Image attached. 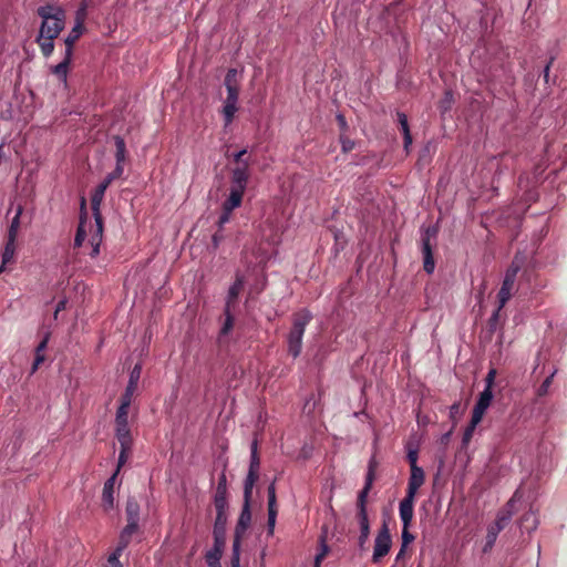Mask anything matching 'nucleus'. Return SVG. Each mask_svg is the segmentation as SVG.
Instances as JSON below:
<instances>
[{
  "instance_id": "nucleus-58",
  "label": "nucleus",
  "mask_w": 567,
  "mask_h": 567,
  "mask_svg": "<svg viewBox=\"0 0 567 567\" xmlns=\"http://www.w3.org/2000/svg\"><path fill=\"white\" fill-rule=\"evenodd\" d=\"M231 213L233 212H228L227 209H223V214L220 215L219 220H218L219 226H223V225H225L226 223L229 221Z\"/></svg>"
},
{
  "instance_id": "nucleus-20",
  "label": "nucleus",
  "mask_w": 567,
  "mask_h": 567,
  "mask_svg": "<svg viewBox=\"0 0 567 567\" xmlns=\"http://www.w3.org/2000/svg\"><path fill=\"white\" fill-rule=\"evenodd\" d=\"M238 99L226 96L221 114L224 116L225 125L233 123L236 112L238 111Z\"/></svg>"
},
{
  "instance_id": "nucleus-64",
  "label": "nucleus",
  "mask_w": 567,
  "mask_h": 567,
  "mask_svg": "<svg viewBox=\"0 0 567 567\" xmlns=\"http://www.w3.org/2000/svg\"><path fill=\"white\" fill-rule=\"evenodd\" d=\"M337 118H338L341 127H346L347 123H346L344 116L343 115H338Z\"/></svg>"
},
{
  "instance_id": "nucleus-47",
  "label": "nucleus",
  "mask_w": 567,
  "mask_h": 567,
  "mask_svg": "<svg viewBox=\"0 0 567 567\" xmlns=\"http://www.w3.org/2000/svg\"><path fill=\"white\" fill-rule=\"evenodd\" d=\"M520 269V265L516 262L515 260L512 262V265L508 267V269L505 272V278H511L512 280L516 281V276Z\"/></svg>"
},
{
  "instance_id": "nucleus-18",
  "label": "nucleus",
  "mask_w": 567,
  "mask_h": 567,
  "mask_svg": "<svg viewBox=\"0 0 567 567\" xmlns=\"http://www.w3.org/2000/svg\"><path fill=\"white\" fill-rule=\"evenodd\" d=\"M83 22H84V9L78 11L75 25L72 28V30L65 38V40H64L65 44L74 45V43L78 41V39L82 35V33L84 31Z\"/></svg>"
},
{
  "instance_id": "nucleus-37",
  "label": "nucleus",
  "mask_w": 567,
  "mask_h": 567,
  "mask_svg": "<svg viewBox=\"0 0 567 567\" xmlns=\"http://www.w3.org/2000/svg\"><path fill=\"white\" fill-rule=\"evenodd\" d=\"M538 520L533 512H527L520 519V527L526 529L528 533L536 529Z\"/></svg>"
},
{
  "instance_id": "nucleus-48",
  "label": "nucleus",
  "mask_w": 567,
  "mask_h": 567,
  "mask_svg": "<svg viewBox=\"0 0 567 567\" xmlns=\"http://www.w3.org/2000/svg\"><path fill=\"white\" fill-rule=\"evenodd\" d=\"M461 413L462 412L460 402H455L450 406V419L453 421L454 424L457 422L458 417L461 416Z\"/></svg>"
},
{
  "instance_id": "nucleus-44",
  "label": "nucleus",
  "mask_w": 567,
  "mask_h": 567,
  "mask_svg": "<svg viewBox=\"0 0 567 567\" xmlns=\"http://www.w3.org/2000/svg\"><path fill=\"white\" fill-rule=\"evenodd\" d=\"M131 449L132 447H121L120 449L117 467H116V471L114 472V473H116V475L118 474L121 467L127 462Z\"/></svg>"
},
{
  "instance_id": "nucleus-27",
  "label": "nucleus",
  "mask_w": 567,
  "mask_h": 567,
  "mask_svg": "<svg viewBox=\"0 0 567 567\" xmlns=\"http://www.w3.org/2000/svg\"><path fill=\"white\" fill-rule=\"evenodd\" d=\"M115 436L120 443V447H132L133 440L130 426H115Z\"/></svg>"
},
{
  "instance_id": "nucleus-10",
  "label": "nucleus",
  "mask_w": 567,
  "mask_h": 567,
  "mask_svg": "<svg viewBox=\"0 0 567 567\" xmlns=\"http://www.w3.org/2000/svg\"><path fill=\"white\" fill-rule=\"evenodd\" d=\"M277 517V501L275 482L268 486V534L272 535Z\"/></svg>"
},
{
  "instance_id": "nucleus-6",
  "label": "nucleus",
  "mask_w": 567,
  "mask_h": 567,
  "mask_svg": "<svg viewBox=\"0 0 567 567\" xmlns=\"http://www.w3.org/2000/svg\"><path fill=\"white\" fill-rule=\"evenodd\" d=\"M375 467H377V462H375L374 457H372L369 461L368 473L365 475L364 486L358 495V502H357L358 513H367V497H368V494H369V492L372 487L373 481H374Z\"/></svg>"
},
{
  "instance_id": "nucleus-23",
  "label": "nucleus",
  "mask_w": 567,
  "mask_h": 567,
  "mask_svg": "<svg viewBox=\"0 0 567 567\" xmlns=\"http://www.w3.org/2000/svg\"><path fill=\"white\" fill-rule=\"evenodd\" d=\"M137 530H138V522L127 520L126 526L121 532L118 545H121L122 548H126L131 542L132 535H134Z\"/></svg>"
},
{
  "instance_id": "nucleus-25",
  "label": "nucleus",
  "mask_w": 567,
  "mask_h": 567,
  "mask_svg": "<svg viewBox=\"0 0 567 567\" xmlns=\"http://www.w3.org/2000/svg\"><path fill=\"white\" fill-rule=\"evenodd\" d=\"M358 520L360 525L359 545L362 547L367 543L370 535L368 513H358Z\"/></svg>"
},
{
  "instance_id": "nucleus-11",
  "label": "nucleus",
  "mask_w": 567,
  "mask_h": 567,
  "mask_svg": "<svg viewBox=\"0 0 567 567\" xmlns=\"http://www.w3.org/2000/svg\"><path fill=\"white\" fill-rule=\"evenodd\" d=\"M493 400V391L488 389H484L478 396L477 402L474 405L472 414L475 415L476 420H482L486 410L491 405Z\"/></svg>"
},
{
  "instance_id": "nucleus-40",
  "label": "nucleus",
  "mask_w": 567,
  "mask_h": 567,
  "mask_svg": "<svg viewBox=\"0 0 567 567\" xmlns=\"http://www.w3.org/2000/svg\"><path fill=\"white\" fill-rule=\"evenodd\" d=\"M69 65V63L61 61L51 69L52 73L55 74L63 83H66Z\"/></svg>"
},
{
  "instance_id": "nucleus-17",
  "label": "nucleus",
  "mask_w": 567,
  "mask_h": 567,
  "mask_svg": "<svg viewBox=\"0 0 567 567\" xmlns=\"http://www.w3.org/2000/svg\"><path fill=\"white\" fill-rule=\"evenodd\" d=\"M250 502L251 499H244V505L241 513L238 518V523L236 526V538H240V534L245 533L248 526L250 525L251 520V513H250Z\"/></svg>"
},
{
  "instance_id": "nucleus-43",
  "label": "nucleus",
  "mask_w": 567,
  "mask_h": 567,
  "mask_svg": "<svg viewBox=\"0 0 567 567\" xmlns=\"http://www.w3.org/2000/svg\"><path fill=\"white\" fill-rule=\"evenodd\" d=\"M125 548H122L121 545H117L116 549L114 550V553H112L110 556H109V564L112 566V567H122L121 563H120V557L123 553Z\"/></svg>"
},
{
  "instance_id": "nucleus-35",
  "label": "nucleus",
  "mask_w": 567,
  "mask_h": 567,
  "mask_svg": "<svg viewBox=\"0 0 567 567\" xmlns=\"http://www.w3.org/2000/svg\"><path fill=\"white\" fill-rule=\"evenodd\" d=\"M231 308H225L224 316L225 320L223 322V326L220 328L219 338H224L228 336V333L233 330L234 327V317L231 315Z\"/></svg>"
},
{
  "instance_id": "nucleus-49",
  "label": "nucleus",
  "mask_w": 567,
  "mask_h": 567,
  "mask_svg": "<svg viewBox=\"0 0 567 567\" xmlns=\"http://www.w3.org/2000/svg\"><path fill=\"white\" fill-rule=\"evenodd\" d=\"M556 371H554L549 377H547L543 383L540 384L539 389H538V395H545L547 394L548 392V389L553 382V379H554V375H555Z\"/></svg>"
},
{
  "instance_id": "nucleus-63",
  "label": "nucleus",
  "mask_w": 567,
  "mask_h": 567,
  "mask_svg": "<svg viewBox=\"0 0 567 567\" xmlns=\"http://www.w3.org/2000/svg\"><path fill=\"white\" fill-rule=\"evenodd\" d=\"M64 307H65V301H64V300H61V301L58 303V306H56L55 315H56L59 311L63 310V309H64Z\"/></svg>"
},
{
  "instance_id": "nucleus-60",
  "label": "nucleus",
  "mask_w": 567,
  "mask_h": 567,
  "mask_svg": "<svg viewBox=\"0 0 567 567\" xmlns=\"http://www.w3.org/2000/svg\"><path fill=\"white\" fill-rule=\"evenodd\" d=\"M451 435H452V430H450L449 432H446L445 434H443L440 439V442L442 445H447L449 442H450V439H451Z\"/></svg>"
},
{
  "instance_id": "nucleus-12",
  "label": "nucleus",
  "mask_w": 567,
  "mask_h": 567,
  "mask_svg": "<svg viewBox=\"0 0 567 567\" xmlns=\"http://www.w3.org/2000/svg\"><path fill=\"white\" fill-rule=\"evenodd\" d=\"M86 221H87L86 202H85V198L83 197L81 200V207H80V223H79L78 230H76L75 238H74V247L75 248L81 247L85 240Z\"/></svg>"
},
{
  "instance_id": "nucleus-52",
  "label": "nucleus",
  "mask_w": 567,
  "mask_h": 567,
  "mask_svg": "<svg viewBox=\"0 0 567 567\" xmlns=\"http://www.w3.org/2000/svg\"><path fill=\"white\" fill-rule=\"evenodd\" d=\"M340 142H341L342 151L346 153L352 151L354 147V142L348 137L341 136Z\"/></svg>"
},
{
  "instance_id": "nucleus-19",
  "label": "nucleus",
  "mask_w": 567,
  "mask_h": 567,
  "mask_svg": "<svg viewBox=\"0 0 567 567\" xmlns=\"http://www.w3.org/2000/svg\"><path fill=\"white\" fill-rule=\"evenodd\" d=\"M244 194H245V190H243V189L229 187V195L226 198V200L223 203V209L233 212L234 209L240 207V205L243 203Z\"/></svg>"
},
{
  "instance_id": "nucleus-32",
  "label": "nucleus",
  "mask_w": 567,
  "mask_h": 567,
  "mask_svg": "<svg viewBox=\"0 0 567 567\" xmlns=\"http://www.w3.org/2000/svg\"><path fill=\"white\" fill-rule=\"evenodd\" d=\"M214 505H215L217 515L227 516L226 515V509L228 507L227 493L215 492Z\"/></svg>"
},
{
  "instance_id": "nucleus-50",
  "label": "nucleus",
  "mask_w": 567,
  "mask_h": 567,
  "mask_svg": "<svg viewBox=\"0 0 567 567\" xmlns=\"http://www.w3.org/2000/svg\"><path fill=\"white\" fill-rule=\"evenodd\" d=\"M414 535H412L410 532H409V527H404L402 528V546L403 547H408L409 544H411L413 540H414Z\"/></svg>"
},
{
  "instance_id": "nucleus-38",
  "label": "nucleus",
  "mask_w": 567,
  "mask_h": 567,
  "mask_svg": "<svg viewBox=\"0 0 567 567\" xmlns=\"http://www.w3.org/2000/svg\"><path fill=\"white\" fill-rule=\"evenodd\" d=\"M250 450H251L250 451V464H249L248 472H257V473H259L260 461H259V456H258L257 441L256 440L252 441Z\"/></svg>"
},
{
  "instance_id": "nucleus-21",
  "label": "nucleus",
  "mask_w": 567,
  "mask_h": 567,
  "mask_svg": "<svg viewBox=\"0 0 567 567\" xmlns=\"http://www.w3.org/2000/svg\"><path fill=\"white\" fill-rule=\"evenodd\" d=\"M514 289L515 280L504 277L501 289L497 295L499 308H503L506 305V302L511 299Z\"/></svg>"
},
{
  "instance_id": "nucleus-51",
  "label": "nucleus",
  "mask_w": 567,
  "mask_h": 567,
  "mask_svg": "<svg viewBox=\"0 0 567 567\" xmlns=\"http://www.w3.org/2000/svg\"><path fill=\"white\" fill-rule=\"evenodd\" d=\"M406 457L410 463V468L414 467V466H419L417 465V450L410 449L408 451Z\"/></svg>"
},
{
  "instance_id": "nucleus-57",
  "label": "nucleus",
  "mask_w": 567,
  "mask_h": 567,
  "mask_svg": "<svg viewBox=\"0 0 567 567\" xmlns=\"http://www.w3.org/2000/svg\"><path fill=\"white\" fill-rule=\"evenodd\" d=\"M72 55H73V45L72 44H65L64 58H63L62 61L70 64L71 60H72Z\"/></svg>"
},
{
  "instance_id": "nucleus-15",
  "label": "nucleus",
  "mask_w": 567,
  "mask_h": 567,
  "mask_svg": "<svg viewBox=\"0 0 567 567\" xmlns=\"http://www.w3.org/2000/svg\"><path fill=\"white\" fill-rule=\"evenodd\" d=\"M244 284H245L244 276L240 275V274H237L236 278H235V281L229 287L228 295H227V298H226L225 308L234 309L236 307L237 298H238L239 293L241 292V290L244 288Z\"/></svg>"
},
{
  "instance_id": "nucleus-8",
  "label": "nucleus",
  "mask_w": 567,
  "mask_h": 567,
  "mask_svg": "<svg viewBox=\"0 0 567 567\" xmlns=\"http://www.w3.org/2000/svg\"><path fill=\"white\" fill-rule=\"evenodd\" d=\"M511 517H512V513L508 511L506 514L499 515L497 517L495 524L488 528L484 551H487L488 549H491L494 546L499 532L505 528V526L508 523V520L511 519Z\"/></svg>"
},
{
  "instance_id": "nucleus-39",
  "label": "nucleus",
  "mask_w": 567,
  "mask_h": 567,
  "mask_svg": "<svg viewBox=\"0 0 567 567\" xmlns=\"http://www.w3.org/2000/svg\"><path fill=\"white\" fill-rule=\"evenodd\" d=\"M22 214V207H18L16 216L11 220V225L8 231V238L17 239L18 230L20 227V216Z\"/></svg>"
},
{
  "instance_id": "nucleus-24",
  "label": "nucleus",
  "mask_w": 567,
  "mask_h": 567,
  "mask_svg": "<svg viewBox=\"0 0 567 567\" xmlns=\"http://www.w3.org/2000/svg\"><path fill=\"white\" fill-rule=\"evenodd\" d=\"M49 338H50V334L47 333L43 337L42 341L37 346L35 358H34V361L32 364L31 373H34L39 369L40 364L44 362V360H45L44 350L47 349Z\"/></svg>"
},
{
  "instance_id": "nucleus-46",
  "label": "nucleus",
  "mask_w": 567,
  "mask_h": 567,
  "mask_svg": "<svg viewBox=\"0 0 567 567\" xmlns=\"http://www.w3.org/2000/svg\"><path fill=\"white\" fill-rule=\"evenodd\" d=\"M237 75H238V71L236 69H229L227 71V74L225 76V81H224V84L225 85H235V84H239L238 80H237Z\"/></svg>"
},
{
  "instance_id": "nucleus-31",
  "label": "nucleus",
  "mask_w": 567,
  "mask_h": 567,
  "mask_svg": "<svg viewBox=\"0 0 567 567\" xmlns=\"http://www.w3.org/2000/svg\"><path fill=\"white\" fill-rule=\"evenodd\" d=\"M16 251V239L8 238L4 251L2 254V265L0 266V274L4 270V267L8 262L13 259Z\"/></svg>"
},
{
  "instance_id": "nucleus-9",
  "label": "nucleus",
  "mask_w": 567,
  "mask_h": 567,
  "mask_svg": "<svg viewBox=\"0 0 567 567\" xmlns=\"http://www.w3.org/2000/svg\"><path fill=\"white\" fill-rule=\"evenodd\" d=\"M415 496L405 495L400 502L399 514L404 527H410L414 513Z\"/></svg>"
},
{
  "instance_id": "nucleus-41",
  "label": "nucleus",
  "mask_w": 567,
  "mask_h": 567,
  "mask_svg": "<svg viewBox=\"0 0 567 567\" xmlns=\"http://www.w3.org/2000/svg\"><path fill=\"white\" fill-rule=\"evenodd\" d=\"M482 420H476L475 421V415L472 414V417H471V422L470 424L466 426L465 431H464V434H463V444L464 445H467L473 436V433L476 429V426L480 424Z\"/></svg>"
},
{
  "instance_id": "nucleus-22",
  "label": "nucleus",
  "mask_w": 567,
  "mask_h": 567,
  "mask_svg": "<svg viewBox=\"0 0 567 567\" xmlns=\"http://www.w3.org/2000/svg\"><path fill=\"white\" fill-rule=\"evenodd\" d=\"M227 516L216 515L214 525V544L225 545Z\"/></svg>"
},
{
  "instance_id": "nucleus-45",
  "label": "nucleus",
  "mask_w": 567,
  "mask_h": 567,
  "mask_svg": "<svg viewBox=\"0 0 567 567\" xmlns=\"http://www.w3.org/2000/svg\"><path fill=\"white\" fill-rule=\"evenodd\" d=\"M329 548L324 542V538L321 537V549L320 551L316 555V558H315V567H320V563L321 560L326 557L327 553H328Z\"/></svg>"
},
{
  "instance_id": "nucleus-7",
  "label": "nucleus",
  "mask_w": 567,
  "mask_h": 567,
  "mask_svg": "<svg viewBox=\"0 0 567 567\" xmlns=\"http://www.w3.org/2000/svg\"><path fill=\"white\" fill-rule=\"evenodd\" d=\"M249 179V162L237 165L231 169L230 188L246 190Z\"/></svg>"
},
{
  "instance_id": "nucleus-56",
  "label": "nucleus",
  "mask_w": 567,
  "mask_h": 567,
  "mask_svg": "<svg viewBox=\"0 0 567 567\" xmlns=\"http://www.w3.org/2000/svg\"><path fill=\"white\" fill-rule=\"evenodd\" d=\"M247 150L243 148L239 152L235 153L233 155L234 161L237 163V165H243L245 162H249L248 159H245L244 156L246 155Z\"/></svg>"
},
{
  "instance_id": "nucleus-2",
  "label": "nucleus",
  "mask_w": 567,
  "mask_h": 567,
  "mask_svg": "<svg viewBox=\"0 0 567 567\" xmlns=\"http://www.w3.org/2000/svg\"><path fill=\"white\" fill-rule=\"evenodd\" d=\"M38 16L42 19L39 35L58 38L65 27V11L55 6L38 8Z\"/></svg>"
},
{
  "instance_id": "nucleus-5",
  "label": "nucleus",
  "mask_w": 567,
  "mask_h": 567,
  "mask_svg": "<svg viewBox=\"0 0 567 567\" xmlns=\"http://www.w3.org/2000/svg\"><path fill=\"white\" fill-rule=\"evenodd\" d=\"M391 544L392 539L388 524L383 523L374 539L372 561L379 563L385 555H388L391 548Z\"/></svg>"
},
{
  "instance_id": "nucleus-34",
  "label": "nucleus",
  "mask_w": 567,
  "mask_h": 567,
  "mask_svg": "<svg viewBox=\"0 0 567 567\" xmlns=\"http://www.w3.org/2000/svg\"><path fill=\"white\" fill-rule=\"evenodd\" d=\"M114 142H115V147H116V152H115L116 166L115 167H118V166L123 167V163L125 161V153H126L125 142L121 136H115Z\"/></svg>"
},
{
  "instance_id": "nucleus-3",
  "label": "nucleus",
  "mask_w": 567,
  "mask_h": 567,
  "mask_svg": "<svg viewBox=\"0 0 567 567\" xmlns=\"http://www.w3.org/2000/svg\"><path fill=\"white\" fill-rule=\"evenodd\" d=\"M311 319L312 316L307 309L293 315L292 328L288 336V351L293 358H297L301 352L302 337Z\"/></svg>"
},
{
  "instance_id": "nucleus-1",
  "label": "nucleus",
  "mask_w": 567,
  "mask_h": 567,
  "mask_svg": "<svg viewBox=\"0 0 567 567\" xmlns=\"http://www.w3.org/2000/svg\"><path fill=\"white\" fill-rule=\"evenodd\" d=\"M123 174V167H115L112 173H110L104 181L95 188L92 198H91V206L92 212L95 220V225L91 230L90 236V245H91V251L90 256L92 258L96 257L100 254V246L102 244L103 239V218L100 212V206L103 200L105 190L110 186V184L115 179L118 178Z\"/></svg>"
},
{
  "instance_id": "nucleus-36",
  "label": "nucleus",
  "mask_w": 567,
  "mask_h": 567,
  "mask_svg": "<svg viewBox=\"0 0 567 567\" xmlns=\"http://www.w3.org/2000/svg\"><path fill=\"white\" fill-rule=\"evenodd\" d=\"M126 517L127 520L138 522L140 519V505L135 498H128L126 503Z\"/></svg>"
},
{
  "instance_id": "nucleus-26",
  "label": "nucleus",
  "mask_w": 567,
  "mask_h": 567,
  "mask_svg": "<svg viewBox=\"0 0 567 567\" xmlns=\"http://www.w3.org/2000/svg\"><path fill=\"white\" fill-rule=\"evenodd\" d=\"M132 402L121 400L115 415V426L128 425V410Z\"/></svg>"
},
{
  "instance_id": "nucleus-55",
  "label": "nucleus",
  "mask_w": 567,
  "mask_h": 567,
  "mask_svg": "<svg viewBox=\"0 0 567 567\" xmlns=\"http://www.w3.org/2000/svg\"><path fill=\"white\" fill-rule=\"evenodd\" d=\"M496 371L494 369L489 370L486 378H485V389L492 390V386L494 384Z\"/></svg>"
},
{
  "instance_id": "nucleus-33",
  "label": "nucleus",
  "mask_w": 567,
  "mask_h": 567,
  "mask_svg": "<svg viewBox=\"0 0 567 567\" xmlns=\"http://www.w3.org/2000/svg\"><path fill=\"white\" fill-rule=\"evenodd\" d=\"M259 473L248 472L244 484V499H251L252 488L258 480Z\"/></svg>"
},
{
  "instance_id": "nucleus-4",
  "label": "nucleus",
  "mask_w": 567,
  "mask_h": 567,
  "mask_svg": "<svg viewBox=\"0 0 567 567\" xmlns=\"http://www.w3.org/2000/svg\"><path fill=\"white\" fill-rule=\"evenodd\" d=\"M437 230L434 227H427L422 234V254H423V267L427 274H432L435 268V262L432 252V245L435 241Z\"/></svg>"
},
{
  "instance_id": "nucleus-61",
  "label": "nucleus",
  "mask_w": 567,
  "mask_h": 567,
  "mask_svg": "<svg viewBox=\"0 0 567 567\" xmlns=\"http://www.w3.org/2000/svg\"><path fill=\"white\" fill-rule=\"evenodd\" d=\"M405 551H406V547H403V546L401 545V548H400V550H399V553H398V555H396V557H395V560H396V561L401 560V559L404 557Z\"/></svg>"
},
{
  "instance_id": "nucleus-30",
  "label": "nucleus",
  "mask_w": 567,
  "mask_h": 567,
  "mask_svg": "<svg viewBox=\"0 0 567 567\" xmlns=\"http://www.w3.org/2000/svg\"><path fill=\"white\" fill-rule=\"evenodd\" d=\"M224 546L225 545L218 544L213 545L212 549H209L205 556L207 565L220 564Z\"/></svg>"
},
{
  "instance_id": "nucleus-54",
  "label": "nucleus",
  "mask_w": 567,
  "mask_h": 567,
  "mask_svg": "<svg viewBox=\"0 0 567 567\" xmlns=\"http://www.w3.org/2000/svg\"><path fill=\"white\" fill-rule=\"evenodd\" d=\"M225 87H226L227 96L228 97L238 99V96H239V84L225 85Z\"/></svg>"
},
{
  "instance_id": "nucleus-14",
  "label": "nucleus",
  "mask_w": 567,
  "mask_h": 567,
  "mask_svg": "<svg viewBox=\"0 0 567 567\" xmlns=\"http://www.w3.org/2000/svg\"><path fill=\"white\" fill-rule=\"evenodd\" d=\"M425 480L424 471L420 466L411 467V474L408 482L406 494L415 496L417 489L423 485Z\"/></svg>"
},
{
  "instance_id": "nucleus-53",
  "label": "nucleus",
  "mask_w": 567,
  "mask_h": 567,
  "mask_svg": "<svg viewBox=\"0 0 567 567\" xmlns=\"http://www.w3.org/2000/svg\"><path fill=\"white\" fill-rule=\"evenodd\" d=\"M216 492L227 493V478L225 473H221L219 476Z\"/></svg>"
},
{
  "instance_id": "nucleus-29",
  "label": "nucleus",
  "mask_w": 567,
  "mask_h": 567,
  "mask_svg": "<svg viewBox=\"0 0 567 567\" xmlns=\"http://www.w3.org/2000/svg\"><path fill=\"white\" fill-rule=\"evenodd\" d=\"M54 39L55 38L42 35L37 37L35 41L39 44L41 52L45 58H49L54 51Z\"/></svg>"
},
{
  "instance_id": "nucleus-59",
  "label": "nucleus",
  "mask_w": 567,
  "mask_h": 567,
  "mask_svg": "<svg viewBox=\"0 0 567 567\" xmlns=\"http://www.w3.org/2000/svg\"><path fill=\"white\" fill-rule=\"evenodd\" d=\"M502 309L503 308H499V306H498L497 309L493 312V315L489 318L491 326L496 323V321L498 320L499 312H501Z\"/></svg>"
},
{
  "instance_id": "nucleus-62",
  "label": "nucleus",
  "mask_w": 567,
  "mask_h": 567,
  "mask_svg": "<svg viewBox=\"0 0 567 567\" xmlns=\"http://www.w3.org/2000/svg\"><path fill=\"white\" fill-rule=\"evenodd\" d=\"M551 62H553V59H550V61L547 63V65L544 69V78H545L546 82L548 81V75H549V70H550Z\"/></svg>"
},
{
  "instance_id": "nucleus-28",
  "label": "nucleus",
  "mask_w": 567,
  "mask_h": 567,
  "mask_svg": "<svg viewBox=\"0 0 567 567\" xmlns=\"http://www.w3.org/2000/svg\"><path fill=\"white\" fill-rule=\"evenodd\" d=\"M398 121L403 133L404 148L408 151L410 145L412 144V136L410 133L408 117L404 113L398 112Z\"/></svg>"
},
{
  "instance_id": "nucleus-42",
  "label": "nucleus",
  "mask_w": 567,
  "mask_h": 567,
  "mask_svg": "<svg viewBox=\"0 0 567 567\" xmlns=\"http://www.w3.org/2000/svg\"><path fill=\"white\" fill-rule=\"evenodd\" d=\"M240 561V539L235 538L233 543L231 567H239Z\"/></svg>"
},
{
  "instance_id": "nucleus-16",
  "label": "nucleus",
  "mask_w": 567,
  "mask_h": 567,
  "mask_svg": "<svg viewBox=\"0 0 567 567\" xmlns=\"http://www.w3.org/2000/svg\"><path fill=\"white\" fill-rule=\"evenodd\" d=\"M116 481V473H114L103 486L102 505L104 511L109 512L114 506V485Z\"/></svg>"
},
{
  "instance_id": "nucleus-13",
  "label": "nucleus",
  "mask_w": 567,
  "mask_h": 567,
  "mask_svg": "<svg viewBox=\"0 0 567 567\" xmlns=\"http://www.w3.org/2000/svg\"><path fill=\"white\" fill-rule=\"evenodd\" d=\"M141 373H142V365L140 363H137L134 365V368L132 369V371L130 373L128 383L126 385L124 393L121 396V400L132 402L134 392L137 388V384H138V381L141 378Z\"/></svg>"
}]
</instances>
